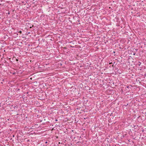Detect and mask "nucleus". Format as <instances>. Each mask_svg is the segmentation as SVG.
I'll return each instance as SVG.
<instances>
[{"label": "nucleus", "mask_w": 146, "mask_h": 146, "mask_svg": "<svg viewBox=\"0 0 146 146\" xmlns=\"http://www.w3.org/2000/svg\"><path fill=\"white\" fill-rule=\"evenodd\" d=\"M15 137L14 135H13V137Z\"/></svg>", "instance_id": "8"}, {"label": "nucleus", "mask_w": 146, "mask_h": 146, "mask_svg": "<svg viewBox=\"0 0 146 146\" xmlns=\"http://www.w3.org/2000/svg\"><path fill=\"white\" fill-rule=\"evenodd\" d=\"M8 13V14L9 15L10 14V13L9 12Z\"/></svg>", "instance_id": "9"}, {"label": "nucleus", "mask_w": 146, "mask_h": 146, "mask_svg": "<svg viewBox=\"0 0 146 146\" xmlns=\"http://www.w3.org/2000/svg\"><path fill=\"white\" fill-rule=\"evenodd\" d=\"M18 61V59H16V61H17H17Z\"/></svg>", "instance_id": "5"}, {"label": "nucleus", "mask_w": 146, "mask_h": 146, "mask_svg": "<svg viewBox=\"0 0 146 146\" xmlns=\"http://www.w3.org/2000/svg\"><path fill=\"white\" fill-rule=\"evenodd\" d=\"M55 121H58V120L57 119H56L55 120Z\"/></svg>", "instance_id": "4"}, {"label": "nucleus", "mask_w": 146, "mask_h": 146, "mask_svg": "<svg viewBox=\"0 0 146 146\" xmlns=\"http://www.w3.org/2000/svg\"><path fill=\"white\" fill-rule=\"evenodd\" d=\"M47 143H48V142L47 141H46L45 142V143H46V144H47Z\"/></svg>", "instance_id": "3"}, {"label": "nucleus", "mask_w": 146, "mask_h": 146, "mask_svg": "<svg viewBox=\"0 0 146 146\" xmlns=\"http://www.w3.org/2000/svg\"><path fill=\"white\" fill-rule=\"evenodd\" d=\"M135 53H133V55H135Z\"/></svg>", "instance_id": "6"}, {"label": "nucleus", "mask_w": 146, "mask_h": 146, "mask_svg": "<svg viewBox=\"0 0 146 146\" xmlns=\"http://www.w3.org/2000/svg\"><path fill=\"white\" fill-rule=\"evenodd\" d=\"M141 62H139V63L138 64V66H140L141 64Z\"/></svg>", "instance_id": "1"}, {"label": "nucleus", "mask_w": 146, "mask_h": 146, "mask_svg": "<svg viewBox=\"0 0 146 146\" xmlns=\"http://www.w3.org/2000/svg\"><path fill=\"white\" fill-rule=\"evenodd\" d=\"M128 105V104H127L125 106H127Z\"/></svg>", "instance_id": "7"}, {"label": "nucleus", "mask_w": 146, "mask_h": 146, "mask_svg": "<svg viewBox=\"0 0 146 146\" xmlns=\"http://www.w3.org/2000/svg\"><path fill=\"white\" fill-rule=\"evenodd\" d=\"M129 87L128 86H127V88H129Z\"/></svg>", "instance_id": "10"}, {"label": "nucleus", "mask_w": 146, "mask_h": 146, "mask_svg": "<svg viewBox=\"0 0 146 146\" xmlns=\"http://www.w3.org/2000/svg\"><path fill=\"white\" fill-rule=\"evenodd\" d=\"M19 32L20 33H22V31H20Z\"/></svg>", "instance_id": "2"}]
</instances>
